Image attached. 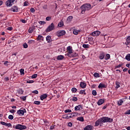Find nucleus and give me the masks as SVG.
<instances>
[{
    "label": "nucleus",
    "mask_w": 130,
    "mask_h": 130,
    "mask_svg": "<svg viewBox=\"0 0 130 130\" xmlns=\"http://www.w3.org/2000/svg\"><path fill=\"white\" fill-rule=\"evenodd\" d=\"M80 9L82 10V14H84L86 11H89L91 10L92 8L91 7V5L89 4H85L83 5L81 7Z\"/></svg>",
    "instance_id": "obj_1"
},
{
    "label": "nucleus",
    "mask_w": 130,
    "mask_h": 130,
    "mask_svg": "<svg viewBox=\"0 0 130 130\" xmlns=\"http://www.w3.org/2000/svg\"><path fill=\"white\" fill-rule=\"evenodd\" d=\"M101 120H102V123L105 122H113V119H111L108 117H103L101 118Z\"/></svg>",
    "instance_id": "obj_2"
},
{
    "label": "nucleus",
    "mask_w": 130,
    "mask_h": 130,
    "mask_svg": "<svg viewBox=\"0 0 130 130\" xmlns=\"http://www.w3.org/2000/svg\"><path fill=\"white\" fill-rule=\"evenodd\" d=\"M55 29V26L54 25V23H52L46 28V32H51V31L54 30Z\"/></svg>",
    "instance_id": "obj_3"
},
{
    "label": "nucleus",
    "mask_w": 130,
    "mask_h": 130,
    "mask_svg": "<svg viewBox=\"0 0 130 130\" xmlns=\"http://www.w3.org/2000/svg\"><path fill=\"white\" fill-rule=\"evenodd\" d=\"M15 128H16V129L23 130L26 129V128H27V126H26V125L18 124L15 126Z\"/></svg>",
    "instance_id": "obj_4"
},
{
    "label": "nucleus",
    "mask_w": 130,
    "mask_h": 130,
    "mask_svg": "<svg viewBox=\"0 0 130 130\" xmlns=\"http://www.w3.org/2000/svg\"><path fill=\"white\" fill-rule=\"evenodd\" d=\"M16 0H8L6 2V5L7 7H12L13 5H14V3H15Z\"/></svg>",
    "instance_id": "obj_5"
},
{
    "label": "nucleus",
    "mask_w": 130,
    "mask_h": 130,
    "mask_svg": "<svg viewBox=\"0 0 130 130\" xmlns=\"http://www.w3.org/2000/svg\"><path fill=\"white\" fill-rule=\"evenodd\" d=\"M56 35L58 37H60L61 36H63V35H66V31L64 30H59L57 31Z\"/></svg>",
    "instance_id": "obj_6"
},
{
    "label": "nucleus",
    "mask_w": 130,
    "mask_h": 130,
    "mask_svg": "<svg viewBox=\"0 0 130 130\" xmlns=\"http://www.w3.org/2000/svg\"><path fill=\"white\" fill-rule=\"evenodd\" d=\"M101 34V32L100 31H93L91 33V35L92 36H93L94 37H95V36H99V35H100V34Z\"/></svg>",
    "instance_id": "obj_7"
},
{
    "label": "nucleus",
    "mask_w": 130,
    "mask_h": 130,
    "mask_svg": "<svg viewBox=\"0 0 130 130\" xmlns=\"http://www.w3.org/2000/svg\"><path fill=\"white\" fill-rule=\"evenodd\" d=\"M11 11L17 13L19 11V8L17 6H14L13 7L11 8Z\"/></svg>",
    "instance_id": "obj_8"
},
{
    "label": "nucleus",
    "mask_w": 130,
    "mask_h": 130,
    "mask_svg": "<svg viewBox=\"0 0 130 130\" xmlns=\"http://www.w3.org/2000/svg\"><path fill=\"white\" fill-rule=\"evenodd\" d=\"M105 57V53H104V52H102L100 54V55L99 56V58H100V59H104Z\"/></svg>",
    "instance_id": "obj_9"
},
{
    "label": "nucleus",
    "mask_w": 130,
    "mask_h": 130,
    "mask_svg": "<svg viewBox=\"0 0 130 130\" xmlns=\"http://www.w3.org/2000/svg\"><path fill=\"white\" fill-rule=\"evenodd\" d=\"M82 109H83V106L79 105L78 106H76L75 107V110H76V111H77L78 110L80 111V110H82Z\"/></svg>",
    "instance_id": "obj_10"
},
{
    "label": "nucleus",
    "mask_w": 130,
    "mask_h": 130,
    "mask_svg": "<svg viewBox=\"0 0 130 130\" xmlns=\"http://www.w3.org/2000/svg\"><path fill=\"white\" fill-rule=\"evenodd\" d=\"M17 114H18V115H20V116H23V115H24V111H23L22 110H18L17 111Z\"/></svg>",
    "instance_id": "obj_11"
},
{
    "label": "nucleus",
    "mask_w": 130,
    "mask_h": 130,
    "mask_svg": "<svg viewBox=\"0 0 130 130\" xmlns=\"http://www.w3.org/2000/svg\"><path fill=\"white\" fill-rule=\"evenodd\" d=\"M93 126L91 125H88L84 128V130H92L93 129Z\"/></svg>",
    "instance_id": "obj_12"
},
{
    "label": "nucleus",
    "mask_w": 130,
    "mask_h": 130,
    "mask_svg": "<svg viewBox=\"0 0 130 130\" xmlns=\"http://www.w3.org/2000/svg\"><path fill=\"white\" fill-rule=\"evenodd\" d=\"M81 31H82L81 29H74L73 34H74V35H78Z\"/></svg>",
    "instance_id": "obj_13"
},
{
    "label": "nucleus",
    "mask_w": 130,
    "mask_h": 130,
    "mask_svg": "<svg viewBox=\"0 0 130 130\" xmlns=\"http://www.w3.org/2000/svg\"><path fill=\"white\" fill-rule=\"evenodd\" d=\"M37 39L38 41H44V38L41 35H39Z\"/></svg>",
    "instance_id": "obj_14"
},
{
    "label": "nucleus",
    "mask_w": 130,
    "mask_h": 130,
    "mask_svg": "<svg viewBox=\"0 0 130 130\" xmlns=\"http://www.w3.org/2000/svg\"><path fill=\"white\" fill-rule=\"evenodd\" d=\"M100 123H102V121L101 119H99L95 123V126H98L100 124Z\"/></svg>",
    "instance_id": "obj_15"
},
{
    "label": "nucleus",
    "mask_w": 130,
    "mask_h": 130,
    "mask_svg": "<svg viewBox=\"0 0 130 130\" xmlns=\"http://www.w3.org/2000/svg\"><path fill=\"white\" fill-rule=\"evenodd\" d=\"M47 98V94L45 93L40 96L41 100H44V99Z\"/></svg>",
    "instance_id": "obj_16"
},
{
    "label": "nucleus",
    "mask_w": 130,
    "mask_h": 130,
    "mask_svg": "<svg viewBox=\"0 0 130 130\" xmlns=\"http://www.w3.org/2000/svg\"><path fill=\"white\" fill-rule=\"evenodd\" d=\"M70 114V117L71 118H73V117H75V116H77L78 115V113H69Z\"/></svg>",
    "instance_id": "obj_17"
},
{
    "label": "nucleus",
    "mask_w": 130,
    "mask_h": 130,
    "mask_svg": "<svg viewBox=\"0 0 130 130\" xmlns=\"http://www.w3.org/2000/svg\"><path fill=\"white\" fill-rule=\"evenodd\" d=\"M87 86V84L84 82H80V87L82 88V89H84V88H86V86Z\"/></svg>",
    "instance_id": "obj_18"
},
{
    "label": "nucleus",
    "mask_w": 130,
    "mask_h": 130,
    "mask_svg": "<svg viewBox=\"0 0 130 130\" xmlns=\"http://www.w3.org/2000/svg\"><path fill=\"white\" fill-rule=\"evenodd\" d=\"M63 118H64L65 119H70V118H71V114H68L67 115H64L63 116Z\"/></svg>",
    "instance_id": "obj_19"
},
{
    "label": "nucleus",
    "mask_w": 130,
    "mask_h": 130,
    "mask_svg": "<svg viewBox=\"0 0 130 130\" xmlns=\"http://www.w3.org/2000/svg\"><path fill=\"white\" fill-rule=\"evenodd\" d=\"M103 103H104V100H103V99H100L98 102V105L99 106L102 105V104H103Z\"/></svg>",
    "instance_id": "obj_20"
},
{
    "label": "nucleus",
    "mask_w": 130,
    "mask_h": 130,
    "mask_svg": "<svg viewBox=\"0 0 130 130\" xmlns=\"http://www.w3.org/2000/svg\"><path fill=\"white\" fill-rule=\"evenodd\" d=\"M126 45H130V36H128L127 38L126 39L125 42Z\"/></svg>",
    "instance_id": "obj_21"
},
{
    "label": "nucleus",
    "mask_w": 130,
    "mask_h": 130,
    "mask_svg": "<svg viewBox=\"0 0 130 130\" xmlns=\"http://www.w3.org/2000/svg\"><path fill=\"white\" fill-rule=\"evenodd\" d=\"M106 87L107 86L105 85V84L100 83L98 86V88H99L100 89H103V88H106Z\"/></svg>",
    "instance_id": "obj_22"
},
{
    "label": "nucleus",
    "mask_w": 130,
    "mask_h": 130,
    "mask_svg": "<svg viewBox=\"0 0 130 130\" xmlns=\"http://www.w3.org/2000/svg\"><path fill=\"white\" fill-rule=\"evenodd\" d=\"M46 41L48 43H50V42H51V37L50 36H47L46 38Z\"/></svg>",
    "instance_id": "obj_23"
},
{
    "label": "nucleus",
    "mask_w": 130,
    "mask_h": 130,
    "mask_svg": "<svg viewBox=\"0 0 130 130\" xmlns=\"http://www.w3.org/2000/svg\"><path fill=\"white\" fill-rule=\"evenodd\" d=\"M64 57L62 55H58L57 57V60H62V59L64 58Z\"/></svg>",
    "instance_id": "obj_24"
},
{
    "label": "nucleus",
    "mask_w": 130,
    "mask_h": 130,
    "mask_svg": "<svg viewBox=\"0 0 130 130\" xmlns=\"http://www.w3.org/2000/svg\"><path fill=\"white\" fill-rule=\"evenodd\" d=\"M64 25L63 21L60 20V21L58 24V27H63Z\"/></svg>",
    "instance_id": "obj_25"
},
{
    "label": "nucleus",
    "mask_w": 130,
    "mask_h": 130,
    "mask_svg": "<svg viewBox=\"0 0 130 130\" xmlns=\"http://www.w3.org/2000/svg\"><path fill=\"white\" fill-rule=\"evenodd\" d=\"M110 58V54H106L105 56V59L106 60H108Z\"/></svg>",
    "instance_id": "obj_26"
},
{
    "label": "nucleus",
    "mask_w": 130,
    "mask_h": 130,
    "mask_svg": "<svg viewBox=\"0 0 130 130\" xmlns=\"http://www.w3.org/2000/svg\"><path fill=\"white\" fill-rule=\"evenodd\" d=\"M73 19H74V17H73V16H69L67 18V21H68V22H71V21H72V20H73Z\"/></svg>",
    "instance_id": "obj_27"
},
{
    "label": "nucleus",
    "mask_w": 130,
    "mask_h": 130,
    "mask_svg": "<svg viewBox=\"0 0 130 130\" xmlns=\"http://www.w3.org/2000/svg\"><path fill=\"white\" fill-rule=\"evenodd\" d=\"M72 54H73V49L70 51H68L67 55H68V56H72Z\"/></svg>",
    "instance_id": "obj_28"
},
{
    "label": "nucleus",
    "mask_w": 130,
    "mask_h": 130,
    "mask_svg": "<svg viewBox=\"0 0 130 130\" xmlns=\"http://www.w3.org/2000/svg\"><path fill=\"white\" fill-rule=\"evenodd\" d=\"M77 120H79V121H84V117H83L82 116L78 117L77 118Z\"/></svg>",
    "instance_id": "obj_29"
},
{
    "label": "nucleus",
    "mask_w": 130,
    "mask_h": 130,
    "mask_svg": "<svg viewBox=\"0 0 130 130\" xmlns=\"http://www.w3.org/2000/svg\"><path fill=\"white\" fill-rule=\"evenodd\" d=\"M125 59H126V60H128V61H130V54H128L126 55V56H125Z\"/></svg>",
    "instance_id": "obj_30"
},
{
    "label": "nucleus",
    "mask_w": 130,
    "mask_h": 130,
    "mask_svg": "<svg viewBox=\"0 0 130 130\" xmlns=\"http://www.w3.org/2000/svg\"><path fill=\"white\" fill-rule=\"evenodd\" d=\"M123 103V101H122V100H120L119 101H118V105H119V106H120V105H122Z\"/></svg>",
    "instance_id": "obj_31"
},
{
    "label": "nucleus",
    "mask_w": 130,
    "mask_h": 130,
    "mask_svg": "<svg viewBox=\"0 0 130 130\" xmlns=\"http://www.w3.org/2000/svg\"><path fill=\"white\" fill-rule=\"evenodd\" d=\"M18 94H22L23 93H24V90H23L22 89H20L18 90Z\"/></svg>",
    "instance_id": "obj_32"
},
{
    "label": "nucleus",
    "mask_w": 130,
    "mask_h": 130,
    "mask_svg": "<svg viewBox=\"0 0 130 130\" xmlns=\"http://www.w3.org/2000/svg\"><path fill=\"white\" fill-rule=\"evenodd\" d=\"M41 103L40 102V101H35L34 102V104H35L36 105H40V104Z\"/></svg>",
    "instance_id": "obj_33"
},
{
    "label": "nucleus",
    "mask_w": 130,
    "mask_h": 130,
    "mask_svg": "<svg viewBox=\"0 0 130 130\" xmlns=\"http://www.w3.org/2000/svg\"><path fill=\"white\" fill-rule=\"evenodd\" d=\"M77 91H78V89H77V88L75 87L72 88V91L73 93H76Z\"/></svg>",
    "instance_id": "obj_34"
},
{
    "label": "nucleus",
    "mask_w": 130,
    "mask_h": 130,
    "mask_svg": "<svg viewBox=\"0 0 130 130\" xmlns=\"http://www.w3.org/2000/svg\"><path fill=\"white\" fill-rule=\"evenodd\" d=\"M78 54L75 52L74 53H73V54L71 55L72 57H76V56H78Z\"/></svg>",
    "instance_id": "obj_35"
},
{
    "label": "nucleus",
    "mask_w": 130,
    "mask_h": 130,
    "mask_svg": "<svg viewBox=\"0 0 130 130\" xmlns=\"http://www.w3.org/2000/svg\"><path fill=\"white\" fill-rule=\"evenodd\" d=\"M82 46L83 48H89L90 46L88 44H83Z\"/></svg>",
    "instance_id": "obj_36"
},
{
    "label": "nucleus",
    "mask_w": 130,
    "mask_h": 130,
    "mask_svg": "<svg viewBox=\"0 0 130 130\" xmlns=\"http://www.w3.org/2000/svg\"><path fill=\"white\" fill-rule=\"evenodd\" d=\"M94 77H95V78H99L100 77V75L99 74V73H95L94 74Z\"/></svg>",
    "instance_id": "obj_37"
},
{
    "label": "nucleus",
    "mask_w": 130,
    "mask_h": 130,
    "mask_svg": "<svg viewBox=\"0 0 130 130\" xmlns=\"http://www.w3.org/2000/svg\"><path fill=\"white\" fill-rule=\"evenodd\" d=\"M122 67V63H120L118 66L115 67V69H119V68H121Z\"/></svg>",
    "instance_id": "obj_38"
},
{
    "label": "nucleus",
    "mask_w": 130,
    "mask_h": 130,
    "mask_svg": "<svg viewBox=\"0 0 130 130\" xmlns=\"http://www.w3.org/2000/svg\"><path fill=\"white\" fill-rule=\"evenodd\" d=\"M8 118H9V119H10L11 120H13V119H14V116H13L12 115H10L8 116Z\"/></svg>",
    "instance_id": "obj_39"
},
{
    "label": "nucleus",
    "mask_w": 130,
    "mask_h": 130,
    "mask_svg": "<svg viewBox=\"0 0 130 130\" xmlns=\"http://www.w3.org/2000/svg\"><path fill=\"white\" fill-rule=\"evenodd\" d=\"M33 31V28L29 27V28L28 29V33H32Z\"/></svg>",
    "instance_id": "obj_40"
},
{
    "label": "nucleus",
    "mask_w": 130,
    "mask_h": 130,
    "mask_svg": "<svg viewBox=\"0 0 130 130\" xmlns=\"http://www.w3.org/2000/svg\"><path fill=\"white\" fill-rule=\"evenodd\" d=\"M92 95H93V96H96V95H97V92L96 91V90H92Z\"/></svg>",
    "instance_id": "obj_41"
},
{
    "label": "nucleus",
    "mask_w": 130,
    "mask_h": 130,
    "mask_svg": "<svg viewBox=\"0 0 130 130\" xmlns=\"http://www.w3.org/2000/svg\"><path fill=\"white\" fill-rule=\"evenodd\" d=\"M39 24L40 25H45V24H46V22L45 21H40L39 22Z\"/></svg>",
    "instance_id": "obj_42"
},
{
    "label": "nucleus",
    "mask_w": 130,
    "mask_h": 130,
    "mask_svg": "<svg viewBox=\"0 0 130 130\" xmlns=\"http://www.w3.org/2000/svg\"><path fill=\"white\" fill-rule=\"evenodd\" d=\"M37 74H34L31 76V79H36L37 78Z\"/></svg>",
    "instance_id": "obj_43"
},
{
    "label": "nucleus",
    "mask_w": 130,
    "mask_h": 130,
    "mask_svg": "<svg viewBox=\"0 0 130 130\" xmlns=\"http://www.w3.org/2000/svg\"><path fill=\"white\" fill-rule=\"evenodd\" d=\"M116 88H117V89H118V88H119V87H120V85H119V84H118V82L116 81Z\"/></svg>",
    "instance_id": "obj_44"
},
{
    "label": "nucleus",
    "mask_w": 130,
    "mask_h": 130,
    "mask_svg": "<svg viewBox=\"0 0 130 130\" xmlns=\"http://www.w3.org/2000/svg\"><path fill=\"white\" fill-rule=\"evenodd\" d=\"M20 72L21 75L25 74V73H24V69H20Z\"/></svg>",
    "instance_id": "obj_45"
},
{
    "label": "nucleus",
    "mask_w": 130,
    "mask_h": 130,
    "mask_svg": "<svg viewBox=\"0 0 130 130\" xmlns=\"http://www.w3.org/2000/svg\"><path fill=\"white\" fill-rule=\"evenodd\" d=\"M46 21H50L51 20V16H48L46 18Z\"/></svg>",
    "instance_id": "obj_46"
},
{
    "label": "nucleus",
    "mask_w": 130,
    "mask_h": 130,
    "mask_svg": "<svg viewBox=\"0 0 130 130\" xmlns=\"http://www.w3.org/2000/svg\"><path fill=\"white\" fill-rule=\"evenodd\" d=\"M23 46L24 48H28V45L26 43L23 44Z\"/></svg>",
    "instance_id": "obj_47"
},
{
    "label": "nucleus",
    "mask_w": 130,
    "mask_h": 130,
    "mask_svg": "<svg viewBox=\"0 0 130 130\" xmlns=\"http://www.w3.org/2000/svg\"><path fill=\"white\" fill-rule=\"evenodd\" d=\"M64 112L65 113H71L72 112V110L70 109H67L64 111Z\"/></svg>",
    "instance_id": "obj_48"
},
{
    "label": "nucleus",
    "mask_w": 130,
    "mask_h": 130,
    "mask_svg": "<svg viewBox=\"0 0 130 130\" xmlns=\"http://www.w3.org/2000/svg\"><path fill=\"white\" fill-rule=\"evenodd\" d=\"M68 126H69L70 127H72V126H73V123L69 122L68 124Z\"/></svg>",
    "instance_id": "obj_49"
},
{
    "label": "nucleus",
    "mask_w": 130,
    "mask_h": 130,
    "mask_svg": "<svg viewBox=\"0 0 130 130\" xmlns=\"http://www.w3.org/2000/svg\"><path fill=\"white\" fill-rule=\"evenodd\" d=\"M72 101H74V102L78 101V98L77 97H73L72 98Z\"/></svg>",
    "instance_id": "obj_50"
},
{
    "label": "nucleus",
    "mask_w": 130,
    "mask_h": 130,
    "mask_svg": "<svg viewBox=\"0 0 130 130\" xmlns=\"http://www.w3.org/2000/svg\"><path fill=\"white\" fill-rule=\"evenodd\" d=\"M85 90H81L79 92V94H81V95H83V94H84V93H85Z\"/></svg>",
    "instance_id": "obj_51"
},
{
    "label": "nucleus",
    "mask_w": 130,
    "mask_h": 130,
    "mask_svg": "<svg viewBox=\"0 0 130 130\" xmlns=\"http://www.w3.org/2000/svg\"><path fill=\"white\" fill-rule=\"evenodd\" d=\"M26 83H28V84H32V83H34V81L33 80H27Z\"/></svg>",
    "instance_id": "obj_52"
},
{
    "label": "nucleus",
    "mask_w": 130,
    "mask_h": 130,
    "mask_svg": "<svg viewBox=\"0 0 130 130\" xmlns=\"http://www.w3.org/2000/svg\"><path fill=\"white\" fill-rule=\"evenodd\" d=\"M20 99L23 100V101H26V96H21L20 97Z\"/></svg>",
    "instance_id": "obj_53"
},
{
    "label": "nucleus",
    "mask_w": 130,
    "mask_h": 130,
    "mask_svg": "<svg viewBox=\"0 0 130 130\" xmlns=\"http://www.w3.org/2000/svg\"><path fill=\"white\" fill-rule=\"evenodd\" d=\"M6 126H8V127H11V126H12V124L11 123H6Z\"/></svg>",
    "instance_id": "obj_54"
},
{
    "label": "nucleus",
    "mask_w": 130,
    "mask_h": 130,
    "mask_svg": "<svg viewBox=\"0 0 130 130\" xmlns=\"http://www.w3.org/2000/svg\"><path fill=\"white\" fill-rule=\"evenodd\" d=\"M30 11L31 13H34L35 12V9L33 8H30Z\"/></svg>",
    "instance_id": "obj_55"
},
{
    "label": "nucleus",
    "mask_w": 130,
    "mask_h": 130,
    "mask_svg": "<svg viewBox=\"0 0 130 130\" xmlns=\"http://www.w3.org/2000/svg\"><path fill=\"white\" fill-rule=\"evenodd\" d=\"M10 112L11 113H15V112H16V110H14V109H12L10 110Z\"/></svg>",
    "instance_id": "obj_56"
},
{
    "label": "nucleus",
    "mask_w": 130,
    "mask_h": 130,
    "mask_svg": "<svg viewBox=\"0 0 130 130\" xmlns=\"http://www.w3.org/2000/svg\"><path fill=\"white\" fill-rule=\"evenodd\" d=\"M1 124H2V125H7V123L4 121H1Z\"/></svg>",
    "instance_id": "obj_57"
},
{
    "label": "nucleus",
    "mask_w": 130,
    "mask_h": 130,
    "mask_svg": "<svg viewBox=\"0 0 130 130\" xmlns=\"http://www.w3.org/2000/svg\"><path fill=\"white\" fill-rule=\"evenodd\" d=\"M8 63H9V61H5L4 62V64L5 66H7V67H8Z\"/></svg>",
    "instance_id": "obj_58"
},
{
    "label": "nucleus",
    "mask_w": 130,
    "mask_h": 130,
    "mask_svg": "<svg viewBox=\"0 0 130 130\" xmlns=\"http://www.w3.org/2000/svg\"><path fill=\"white\" fill-rule=\"evenodd\" d=\"M73 49H72L71 48V46H68V47H67V51H71V50H72Z\"/></svg>",
    "instance_id": "obj_59"
},
{
    "label": "nucleus",
    "mask_w": 130,
    "mask_h": 130,
    "mask_svg": "<svg viewBox=\"0 0 130 130\" xmlns=\"http://www.w3.org/2000/svg\"><path fill=\"white\" fill-rule=\"evenodd\" d=\"M21 22H22V23H27V20H25L24 19H21Z\"/></svg>",
    "instance_id": "obj_60"
},
{
    "label": "nucleus",
    "mask_w": 130,
    "mask_h": 130,
    "mask_svg": "<svg viewBox=\"0 0 130 130\" xmlns=\"http://www.w3.org/2000/svg\"><path fill=\"white\" fill-rule=\"evenodd\" d=\"M32 93H34L35 94H38V91L37 90L32 91Z\"/></svg>",
    "instance_id": "obj_61"
},
{
    "label": "nucleus",
    "mask_w": 130,
    "mask_h": 130,
    "mask_svg": "<svg viewBox=\"0 0 130 130\" xmlns=\"http://www.w3.org/2000/svg\"><path fill=\"white\" fill-rule=\"evenodd\" d=\"M7 29H8V30H9V31H12V30L13 29V27H9L7 28Z\"/></svg>",
    "instance_id": "obj_62"
},
{
    "label": "nucleus",
    "mask_w": 130,
    "mask_h": 130,
    "mask_svg": "<svg viewBox=\"0 0 130 130\" xmlns=\"http://www.w3.org/2000/svg\"><path fill=\"white\" fill-rule=\"evenodd\" d=\"M108 106V105H106L105 106H104L103 107V109H106V108H107V107Z\"/></svg>",
    "instance_id": "obj_63"
},
{
    "label": "nucleus",
    "mask_w": 130,
    "mask_h": 130,
    "mask_svg": "<svg viewBox=\"0 0 130 130\" xmlns=\"http://www.w3.org/2000/svg\"><path fill=\"white\" fill-rule=\"evenodd\" d=\"M27 2H25L24 3H23V6L24 7H26L27 6H28V4H27Z\"/></svg>",
    "instance_id": "obj_64"
}]
</instances>
